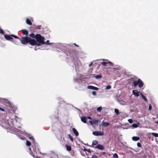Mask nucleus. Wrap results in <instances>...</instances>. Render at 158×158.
<instances>
[{
  "label": "nucleus",
  "instance_id": "obj_1",
  "mask_svg": "<svg viewBox=\"0 0 158 158\" xmlns=\"http://www.w3.org/2000/svg\"><path fill=\"white\" fill-rule=\"evenodd\" d=\"M15 38L18 40L19 41H20L21 43L23 44H26L29 43V40L30 37H23L20 38L15 35H11Z\"/></svg>",
  "mask_w": 158,
  "mask_h": 158
},
{
  "label": "nucleus",
  "instance_id": "obj_2",
  "mask_svg": "<svg viewBox=\"0 0 158 158\" xmlns=\"http://www.w3.org/2000/svg\"><path fill=\"white\" fill-rule=\"evenodd\" d=\"M35 38L36 39V41L37 42H38L39 43H38L40 45H41V44L45 43V42H44L45 40L44 37L42 36L40 34L36 35H35Z\"/></svg>",
  "mask_w": 158,
  "mask_h": 158
},
{
  "label": "nucleus",
  "instance_id": "obj_3",
  "mask_svg": "<svg viewBox=\"0 0 158 158\" xmlns=\"http://www.w3.org/2000/svg\"><path fill=\"white\" fill-rule=\"evenodd\" d=\"M133 85L134 87H135L137 85L139 88H141L143 85V83L140 79H138L137 81H134L133 82Z\"/></svg>",
  "mask_w": 158,
  "mask_h": 158
},
{
  "label": "nucleus",
  "instance_id": "obj_4",
  "mask_svg": "<svg viewBox=\"0 0 158 158\" xmlns=\"http://www.w3.org/2000/svg\"><path fill=\"white\" fill-rule=\"evenodd\" d=\"M12 35H4V36L6 39L7 40H10L11 41L13 42L15 44H17L18 43V42H15L14 41H13V38L12 37H13L11 36Z\"/></svg>",
  "mask_w": 158,
  "mask_h": 158
},
{
  "label": "nucleus",
  "instance_id": "obj_5",
  "mask_svg": "<svg viewBox=\"0 0 158 158\" xmlns=\"http://www.w3.org/2000/svg\"><path fill=\"white\" fill-rule=\"evenodd\" d=\"M31 45L34 46V45H37L38 46H40V45L39 44H38L36 41H35L34 39H32L30 38V39L29 40V43Z\"/></svg>",
  "mask_w": 158,
  "mask_h": 158
},
{
  "label": "nucleus",
  "instance_id": "obj_6",
  "mask_svg": "<svg viewBox=\"0 0 158 158\" xmlns=\"http://www.w3.org/2000/svg\"><path fill=\"white\" fill-rule=\"evenodd\" d=\"M101 121L99 120L94 119L92 120L89 121V122L92 125H95L98 126V123H100Z\"/></svg>",
  "mask_w": 158,
  "mask_h": 158
},
{
  "label": "nucleus",
  "instance_id": "obj_7",
  "mask_svg": "<svg viewBox=\"0 0 158 158\" xmlns=\"http://www.w3.org/2000/svg\"><path fill=\"white\" fill-rule=\"evenodd\" d=\"M3 104L5 105L6 107H9L11 108H13L14 106L10 102L7 101L6 102H5Z\"/></svg>",
  "mask_w": 158,
  "mask_h": 158
},
{
  "label": "nucleus",
  "instance_id": "obj_8",
  "mask_svg": "<svg viewBox=\"0 0 158 158\" xmlns=\"http://www.w3.org/2000/svg\"><path fill=\"white\" fill-rule=\"evenodd\" d=\"M93 134L95 136H102L104 135V133L103 132H101L99 131H95L93 132Z\"/></svg>",
  "mask_w": 158,
  "mask_h": 158
},
{
  "label": "nucleus",
  "instance_id": "obj_9",
  "mask_svg": "<svg viewBox=\"0 0 158 158\" xmlns=\"http://www.w3.org/2000/svg\"><path fill=\"white\" fill-rule=\"evenodd\" d=\"M9 124V123L7 122L4 121V123L2 122L0 123V125L5 129H7V126Z\"/></svg>",
  "mask_w": 158,
  "mask_h": 158
},
{
  "label": "nucleus",
  "instance_id": "obj_10",
  "mask_svg": "<svg viewBox=\"0 0 158 158\" xmlns=\"http://www.w3.org/2000/svg\"><path fill=\"white\" fill-rule=\"evenodd\" d=\"M101 64L104 66H107V64H109L110 66H113V64L112 63L110 62H101Z\"/></svg>",
  "mask_w": 158,
  "mask_h": 158
},
{
  "label": "nucleus",
  "instance_id": "obj_11",
  "mask_svg": "<svg viewBox=\"0 0 158 158\" xmlns=\"http://www.w3.org/2000/svg\"><path fill=\"white\" fill-rule=\"evenodd\" d=\"M69 54L70 55V56L72 57L73 58H74L76 56V52L75 51H72L70 50L69 51Z\"/></svg>",
  "mask_w": 158,
  "mask_h": 158
},
{
  "label": "nucleus",
  "instance_id": "obj_12",
  "mask_svg": "<svg viewBox=\"0 0 158 158\" xmlns=\"http://www.w3.org/2000/svg\"><path fill=\"white\" fill-rule=\"evenodd\" d=\"M137 90H132L133 94L136 97H138L139 96V92Z\"/></svg>",
  "mask_w": 158,
  "mask_h": 158
},
{
  "label": "nucleus",
  "instance_id": "obj_13",
  "mask_svg": "<svg viewBox=\"0 0 158 158\" xmlns=\"http://www.w3.org/2000/svg\"><path fill=\"white\" fill-rule=\"evenodd\" d=\"M87 88L89 89L98 90V88L92 85H89L87 86Z\"/></svg>",
  "mask_w": 158,
  "mask_h": 158
},
{
  "label": "nucleus",
  "instance_id": "obj_14",
  "mask_svg": "<svg viewBox=\"0 0 158 158\" xmlns=\"http://www.w3.org/2000/svg\"><path fill=\"white\" fill-rule=\"evenodd\" d=\"M96 148L98 149L99 150H102L104 149V147L103 146L100 144H98L97 146L95 147Z\"/></svg>",
  "mask_w": 158,
  "mask_h": 158
},
{
  "label": "nucleus",
  "instance_id": "obj_15",
  "mask_svg": "<svg viewBox=\"0 0 158 158\" xmlns=\"http://www.w3.org/2000/svg\"><path fill=\"white\" fill-rule=\"evenodd\" d=\"M110 124V123L107 122H105L103 121L102 122L101 125L104 127H107Z\"/></svg>",
  "mask_w": 158,
  "mask_h": 158
},
{
  "label": "nucleus",
  "instance_id": "obj_16",
  "mask_svg": "<svg viewBox=\"0 0 158 158\" xmlns=\"http://www.w3.org/2000/svg\"><path fill=\"white\" fill-rule=\"evenodd\" d=\"M72 131L76 136H78L79 135L78 132L75 128H73Z\"/></svg>",
  "mask_w": 158,
  "mask_h": 158
},
{
  "label": "nucleus",
  "instance_id": "obj_17",
  "mask_svg": "<svg viewBox=\"0 0 158 158\" xmlns=\"http://www.w3.org/2000/svg\"><path fill=\"white\" fill-rule=\"evenodd\" d=\"M65 147L67 151L70 152L72 148L70 146H69L68 145L66 144L65 145Z\"/></svg>",
  "mask_w": 158,
  "mask_h": 158
},
{
  "label": "nucleus",
  "instance_id": "obj_18",
  "mask_svg": "<svg viewBox=\"0 0 158 158\" xmlns=\"http://www.w3.org/2000/svg\"><path fill=\"white\" fill-rule=\"evenodd\" d=\"M81 120L82 122L84 123H86V118L85 117H82L81 118Z\"/></svg>",
  "mask_w": 158,
  "mask_h": 158
},
{
  "label": "nucleus",
  "instance_id": "obj_19",
  "mask_svg": "<svg viewBox=\"0 0 158 158\" xmlns=\"http://www.w3.org/2000/svg\"><path fill=\"white\" fill-rule=\"evenodd\" d=\"M140 93L141 95V97L144 100V101L145 102H147V99L146 97L143 95L142 94V93L141 92H140Z\"/></svg>",
  "mask_w": 158,
  "mask_h": 158
},
{
  "label": "nucleus",
  "instance_id": "obj_20",
  "mask_svg": "<svg viewBox=\"0 0 158 158\" xmlns=\"http://www.w3.org/2000/svg\"><path fill=\"white\" fill-rule=\"evenodd\" d=\"M22 33L24 35H25L26 36L28 35V32L27 30H23L22 31Z\"/></svg>",
  "mask_w": 158,
  "mask_h": 158
},
{
  "label": "nucleus",
  "instance_id": "obj_21",
  "mask_svg": "<svg viewBox=\"0 0 158 158\" xmlns=\"http://www.w3.org/2000/svg\"><path fill=\"white\" fill-rule=\"evenodd\" d=\"M26 22L29 25H31L32 24V23L29 19L27 18L26 19Z\"/></svg>",
  "mask_w": 158,
  "mask_h": 158
},
{
  "label": "nucleus",
  "instance_id": "obj_22",
  "mask_svg": "<svg viewBox=\"0 0 158 158\" xmlns=\"http://www.w3.org/2000/svg\"><path fill=\"white\" fill-rule=\"evenodd\" d=\"M132 139L134 141H137L139 139V137L133 136L132 137Z\"/></svg>",
  "mask_w": 158,
  "mask_h": 158
},
{
  "label": "nucleus",
  "instance_id": "obj_23",
  "mask_svg": "<svg viewBox=\"0 0 158 158\" xmlns=\"http://www.w3.org/2000/svg\"><path fill=\"white\" fill-rule=\"evenodd\" d=\"M98 142L96 140H93L92 142V145H96L98 144Z\"/></svg>",
  "mask_w": 158,
  "mask_h": 158
},
{
  "label": "nucleus",
  "instance_id": "obj_24",
  "mask_svg": "<svg viewBox=\"0 0 158 158\" xmlns=\"http://www.w3.org/2000/svg\"><path fill=\"white\" fill-rule=\"evenodd\" d=\"M114 112L116 113L117 115H118L120 114V113H119V110L117 109H115L114 110Z\"/></svg>",
  "mask_w": 158,
  "mask_h": 158
},
{
  "label": "nucleus",
  "instance_id": "obj_25",
  "mask_svg": "<svg viewBox=\"0 0 158 158\" xmlns=\"http://www.w3.org/2000/svg\"><path fill=\"white\" fill-rule=\"evenodd\" d=\"M26 145L27 146H30L31 145V143L28 140H27L26 141Z\"/></svg>",
  "mask_w": 158,
  "mask_h": 158
},
{
  "label": "nucleus",
  "instance_id": "obj_26",
  "mask_svg": "<svg viewBox=\"0 0 158 158\" xmlns=\"http://www.w3.org/2000/svg\"><path fill=\"white\" fill-rule=\"evenodd\" d=\"M152 135L155 137H158V134L155 133H151Z\"/></svg>",
  "mask_w": 158,
  "mask_h": 158
},
{
  "label": "nucleus",
  "instance_id": "obj_27",
  "mask_svg": "<svg viewBox=\"0 0 158 158\" xmlns=\"http://www.w3.org/2000/svg\"><path fill=\"white\" fill-rule=\"evenodd\" d=\"M45 44H46V45H50L52 44V43H49V41L48 40L46 42H45Z\"/></svg>",
  "mask_w": 158,
  "mask_h": 158
},
{
  "label": "nucleus",
  "instance_id": "obj_28",
  "mask_svg": "<svg viewBox=\"0 0 158 158\" xmlns=\"http://www.w3.org/2000/svg\"><path fill=\"white\" fill-rule=\"evenodd\" d=\"M113 158H118V156L116 153H114L113 155Z\"/></svg>",
  "mask_w": 158,
  "mask_h": 158
},
{
  "label": "nucleus",
  "instance_id": "obj_29",
  "mask_svg": "<svg viewBox=\"0 0 158 158\" xmlns=\"http://www.w3.org/2000/svg\"><path fill=\"white\" fill-rule=\"evenodd\" d=\"M29 36L33 38H35V34L34 33H31L29 34Z\"/></svg>",
  "mask_w": 158,
  "mask_h": 158
},
{
  "label": "nucleus",
  "instance_id": "obj_30",
  "mask_svg": "<svg viewBox=\"0 0 158 158\" xmlns=\"http://www.w3.org/2000/svg\"><path fill=\"white\" fill-rule=\"evenodd\" d=\"M132 127L133 128H136L138 127V125L136 123H134L132 124Z\"/></svg>",
  "mask_w": 158,
  "mask_h": 158
},
{
  "label": "nucleus",
  "instance_id": "obj_31",
  "mask_svg": "<svg viewBox=\"0 0 158 158\" xmlns=\"http://www.w3.org/2000/svg\"><path fill=\"white\" fill-rule=\"evenodd\" d=\"M102 110V107L100 106L97 108V110L99 112H100Z\"/></svg>",
  "mask_w": 158,
  "mask_h": 158
},
{
  "label": "nucleus",
  "instance_id": "obj_32",
  "mask_svg": "<svg viewBox=\"0 0 158 158\" xmlns=\"http://www.w3.org/2000/svg\"><path fill=\"white\" fill-rule=\"evenodd\" d=\"M68 137H69V138L70 139V140L72 141H73V138L71 136V135L70 134L68 135Z\"/></svg>",
  "mask_w": 158,
  "mask_h": 158
},
{
  "label": "nucleus",
  "instance_id": "obj_33",
  "mask_svg": "<svg viewBox=\"0 0 158 158\" xmlns=\"http://www.w3.org/2000/svg\"><path fill=\"white\" fill-rule=\"evenodd\" d=\"M95 77L96 79L100 78L102 77V76L101 75H98L95 76Z\"/></svg>",
  "mask_w": 158,
  "mask_h": 158
},
{
  "label": "nucleus",
  "instance_id": "obj_34",
  "mask_svg": "<svg viewBox=\"0 0 158 158\" xmlns=\"http://www.w3.org/2000/svg\"><path fill=\"white\" fill-rule=\"evenodd\" d=\"M137 145L140 148L142 147V145L139 142L137 143Z\"/></svg>",
  "mask_w": 158,
  "mask_h": 158
},
{
  "label": "nucleus",
  "instance_id": "obj_35",
  "mask_svg": "<svg viewBox=\"0 0 158 158\" xmlns=\"http://www.w3.org/2000/svg\"><path fill=\"white\" fill-rule=\"evenodd\" d=\"M111 88V86L110 85H107L106 87V89H109Z\"/></svg>",
  "mask_w": 158,
  "mask_h": 158
},
{
  "label": "nucleus",
  "instance_id": "obj_36",
  "mask_svg": "<svg viewBox=\"0 0 158 158\" xmlns=\"http://www.w3.org/2000/svg\"><path fill=\"white\" fill-rule=\"evenodd\" d=\"M41 27V26H38L36 27L35 28L36 29H40Z\"/></svg>",
  "mask_w": 158,
  "mask_h": 158
},
{
  "label": "nucleus",
  "instance_id": "obj_37",
  "mask_svg": "<svg viewBox=\"0 0 158 158\" xmlns=\"http://www.w3.org/2000/svg\"><path fill=\"white\" fill-rule=\"evenodd\" d=\"M0 33L2 34H3L4 33L3 30L1 28H0Z\"/></svg>",
  "mask_w": 158,
  "mask_h": 158
},
{
  "label": "nucleus",
  "instance_id": "obj_38",
  "mask_svg": "<svg viewBox=\"0 0 158 158\" xmlns=\"http://www.w3.org/2000/svg\"><path fill=\"white\" fill-rule=\"evenodd\" d=\"M152 107L151 105L150 104L149 106L148 110H152Z\"/></svg>",
  "mask_w": 158,
  "mask_h": 158
},
{
  "label": "nucleus",
  "instance_id": "obj_39",
  "mask_svg": "<svg viewBox=\"0 0 158 158\" xmlns=\"http://www.w3.org/2000/svg\"><path fill=\"white\" fill-rule=\"evenodd\" d=\"M92 94L94 95H96V93L95 91H92Z\"/></svg>",
  "mask_w": 158,
  "mask_h": 158
},
{
  "label": "nucleus",
  "instance_id": "obj_40",
  "mask_svg": "<svg viewBox=\"0 0 158 158\" xmlns=\"http://www.w3.org/2000/svg\"><path fill=\"white\" fill-rule=\"evenodd\" d=\"M128 121L131 123H132L133 122V121L131 119H129Z\"/></svg>",
  "mask_w": 158,
  "mask_h": 158
},
{
  "label": "nucleus",
  "instance_id": "obj_41",
  "mask_svg": "<svg viewBox=\"0 0 158 158\" xmlns=\"http://www.w3.org/2000/svg\"><path fill=\"white\" fill-rule=\"evenodd\" d=\"M0 110H1L2 111H4V112L5 111V110H4V109L1 107H0Z\"/></svg>",
  "mask_w": 158,
  "mask_h": 158
},
{
  "label": "nucleus",
  "instance_id": "obj_42",
  "mask_svg": "<svg viewBox=\"0 0 158 158\" xmlns=\"http://www.w3.org/2000/svg\"><path fill=\"white\" fill-rule=\"evenodd\" d=\"M92 158H97V156L96 155H93L92 156Z\"/></svg>",
  "mask_w": 158,
  "mask_h": 158
},
{
  "label": "nucleus",
  "instance_id": "obj_43",
  "mask_svg": "<svg viewBox=\"0 0 158 158\" xmlns=\"http://www.w3.org/2000/svg\"><path fill=\"white\" fill-rule=\"evenodd\" d=\"M87 151L89 153H90L91 152L90 149H87Z\"/></svg>",
  "mask_w": 158,
  "mask_h": 158
},
{
  "label": "nucleus",
  "instance_id": "obj_44",
  "mask_svg": "<svg viewBox=\"0 0 158 158\" xmlns=\"http://www.w3.org/2000/svg\"><path fill=\"white\" fill-rule=\"evenodd\" d=\"M93 64V63L92 62H91L89 64V67H91Z\"/></svg>",
  "mask_w": 158,
  "mask_h": 158
},
{
  "label": "nucleus",
  "instance_id": "obj_45",
  "mask_svg": "<svg viewBox=\"0 0 158 158\" xmlns=\"http://www.w3.org/2000/svg\"><path fill=\"white\" fill-rule=\"evenodd\" d=\"M82 150H83L84 151H87V149L85 148H84V149H82Z\"/></svg>",
  "mask_w": 158,
  "mask_h": 158
},
{
  "label": "nucleus",
  "instance_id": "obj_46",
  "mask_svg": "<svg viewBox=\"0 0 158 158\" xmlns=\"http://www.w3.org/2000/svg\"><path fill=\"white\" fill-rule=\"evenodd\" d=\"M86 118L89 119H92V118H91V117H90V116H89V117H86Z\"/></svg>",
  "mask_w": 158,
  "mask_h": 158
},
{
  "label": "nucleus",
  "instance_id": "obj_47",
  "mask_svg": "<svg viewBox=\"0 0 158 158\" xmlns=\"http://www.w3.org/2000/svg\"><path fill=\"white\" fill-rule=\"evenodd\" d=\"M13 41H14L15 42H18V44H19V41L15 40H13Z\"/></svg>",
  "mask_w": 158,
  "mask_h": 158
},
{
  "label": "nucleus",
  "instance_id": "obj_48",
  "mask_svg": "<svg viewBox=\"0 0 158 158\" xmlns=\"http://www.w3.org/2000/svg\"><path fill=\"white\" fill-rule=\"evenodd\" d=\"M73 44L75 45V46H77V47H78V46L75 43H74Z\"/></svg>",
  "mask_w": 158,
  "mask_h": 158
},
{
  "label": "nucleus",
  "instance_id": "obj_49",
  "mask_svg": "<svg viewBox=\"0 0 158 158\" xmlns=\"http://www.w3.org/2000/svg\"><path fill=\"white\" fill-rule=\"evenodd\" d=\"M31 139H33L34 137H31L30 138Z\"/></svg>",
  "mask_w": 158,
  "mask_h": 158
},
{
  "label": "nucleus",
  "instance_id": "obj_50",
  "mask_svg": "<svg viewBox=\"0 0 158 158\" xmlns=\"http://www.w3.org/2000/svg\"><path fill=\"white\" fill-rule=\"evenodd\" d=\"M113 69H116V68H113Z\"/></svg>",
  "mask_w": 158,
  "mask_h": 158
},
{
  "label": "nucleus",
  "instance_id": "obj_51",
  "mask_svg": "<svg viewBox=\"0 0 158 158\" xmlns=\"http://www.w3.org/2000/svg\"><path fill=\"white\" fill-rule=\"evenodd\" d=\"M105 153H106V152H103V153H102V154H105Z\"/></svg>",
  "mask_w": 158,
  "mask_h": 158
},
{
  "label": "nucleus",
  "instance_id": "obj_52",
  "mask_svg": "<svg viewBox=\"0 0 158 158\" xmlns=\"http://www.w3.org/2000/svg\"><path fill=\"white\" fill-rule=\"evenodd\" d=\"M21 139H23V138H21Z\"/></svg>",
  "mask_w": 158,
  "mask_h": 158
}]
</instances>
